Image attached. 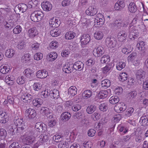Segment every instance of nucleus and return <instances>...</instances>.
I'll return each mask as SVG.
<instances>
[{
	"label": "nucleus",
	"instance_id": "nucleus-44",
	"mask_svg": "<svg viewBox=\"0 0 148 148\" xmlns=\"http://www.w3.org/2000/svg\"><path fill=\"white\" fill-rule=\"evenodd\" d=\"M49 90H45L42 91L40 94V97L42 98H48L50 97Z\"/></svg>",
	"mask_w": 148,
	"mask_h": 148
},
{
	"label": "nucleus",
	"instance_id": "nucleus-62",
	"mask_svg": "<svg viewBox=\"0 0 148 148\" xmlns=\"http://www.w3.org/2000/svg\"><path fill=\"white\" fill-rule=\"evenodd\" d=\"M7 135L6 130L3 129H0V137L2 139H4Z\"/></svg>",
	"mask_w": 148,
	"mask_h": 148
},
{
	"label": "nucleus",
	"instance_id": "nucleus-32",
	"mask_svg": "<svg viewBox=\"0 0 148 148\" xmlns=\"http://www.w3.org/2000/svg\"><path fill=\"white\" fill-rule=\"evenodd\" d=\"M42 100L40 98H36L32 101L33 105L35 107H39L42 104Z\"/></svg>",
	"mask_w": 148,
	"mask_h": 148
},
{
	"label": "nucleus",
	"instance_id": "nucleus-46",
	"mask_svg": "<svg viewBox=\"0 0 148 148\" xmlns=\"http://www.w3.org/2000/svg\"><path fill=\"white\" fill-rule=\"evenodd\" d=\"M119 100V98L117 96H112L109 99V102L112 104H114L118 103Z\"/></svg>",
	"mask_w": 148,
	"mask_h": 148
},
{
	"label": "nucleus",
	"instance_id": "nucleus-34",
	"mask_svg": "<svg viewBox=\"0 0 148 148\" xmlns=\"http://www.w3.org/2000/svg\"><path fill=\"white\" fill-rule=\"evenodd\" d=\"M31 60V55L28 53L25 54L22 57L21 62L24 63H29V61Z\"/></svg>",
	"mask_w": 148,
	"mask_h": 148
},
{
	"label": "nucleus",
	"instance_id": "nucleus-9",
	"mask_svg": "<svg viewBox=\"0 0 148 148\" xmlns=\"http://www.w3.org/2000/svg\"><path fill=\"white\" fill-rule=\"evenodd\" d=\"M145 45L144 42L143 41H139L137 45V48L141 51L140 52L143 56L146 55L147 51V49L145 47Z\"/></svg>",
	"mask_w": 148,
	"mask_h": 148
},
{
	"label": "nucleus",
	"instance_id": "nucleus-57",
	"mask_svg": "<svg viewBox=\"0 0 148 148\" xmlns=\"http://www.w3.org/2000/svg\"><path fill=\"white\" fill-rule=\"evenodd\" d=\"M26 81L25 77L22 76L20 77H18L16 80L17 83L20 84L22 85L24 84Z\"/></svg>",
	"mask_w": 148,
	"mask_h": 148
},
{
	"label": "nucleus",
	"instance_id": "nucleus-36",
	"mask_svg": "<svg viewBox=\"0 0 148 148\" xmlns=\"http://www.w3.org/2000/svg\"><path fill=\"white\" fill-rule=\"evenodd\" d=\"M107 122V120L105 119H102L99 121V123L97 124V126L96 127L97 129L99 130L101 129L103 126L105 125Z\"/></svg>",
	"mask_w": 148,
	"mask_h": 148
},
{
	"label": "nucleus",
	"instance_id": "nucleus-3",
	"mask_svg": "<svg viewBox=\"0 0 148 148\" xmlns=\"http://www.w3.org/2000/svg\"><path fill=\"white\" fill-rule=\"evenodd\" d=\"M40 112L43 115H45L47 118L50 119L52 118L53 117L52 113V110L48 108L42 107L40 111Z\"/></svg>",
	"mask_w": 148,
	"mask_h": 148
},
{
	"label": "nucleus",
	"instance_id": "nucleus-38",
	"mask_svg": "<svg viewBox=\"0 0 148 148\" xmlns=\"http://www.w3.org/2000/svg\"><path fill=\"white\" fill-rule=\"evenodd\" d=\"M15 54V51L12 49H7L5 53V56L8 58L12 57Z\"/></svg>",
	"mask_w": 148,
	"mask_h": 148
},
{
	"label": "nucleus",
	"instance_id": "nucleus-35",
	"mask_svg": "<svg viewBox=\"0 0 148 148\" xmlns=\"http://www.w3.org/2000/svg\"><path fill=\"white\" fill-rule=\"evenodd\" d=\"M92 95V92L88 90L84 91L82 93V97L84 99H87L90 98Z\"/></svg>",
	"mask_w": 148,
	"mask_h": 148
},
{
	"label": "nucleus",
	"instance_id": "nucleus-52",
	"mask_svg": "<svg viewBox=\"0 0 148 148\" xmlns=\"http://www.w3.org/2000/svg\"><path fill=\"white\" fill-rule=\"evenodd\" d=\"M18 8L20 11L23 12L26 11L27 8V6L26 5L22 3L21 4H19Z\"/></svg>",
	"mask_w": 148,
	"mask_h": 148
},
{
	"label": "nucleus",
	"instance_id": "nucleus-33",
	"mask_svg": "<svg viewBox=\"0 0 148 148\" xmlns=\"http://www.w3.org/2000/svg\"><path fill=\"white\" fill-rule=\"evenodd\" d=\"M108 94L106 90H101L97 94V97L99 99H103L107 97Z\"/></svg>",
	"mask_w": 148,
	"mask_h": 148
},
{
	"label": "nucleus",
	"instance_id": "nucleus-54",
	"mask_svg": "<svg viewBox=\"0 0 148 148\" xmlns=\"http://www.w3.org/2000/svg\"><path fill=\"white\" fill-rule=\"evenodd\" d=\"M42 88V84L39 82L35 83L33 85L34 89L36 91H38Z\"/></svg>",
	"mask_w": 148,
	"mask_h": 148
},
{
	"label": "nucleus",
	"instance_id": "nucleus-7",
	"mask_svg": "<svg viewBox=\"0 0 148 148\" xmlns=\"http://www.w3.org/2000/svg\"><path fill=\"white\" fill-rule=\"evenodd\" d=\"M49 139V135L45 134L44 135H41L40 136L39 138L35 145L36 146H38L42 144L47 142Z\"/></svg>",
	"mask_w": 148,
	"mask_h": 148
},
{
	"label": "nucleus",
	"instance_id": "nucleus-23",
	"mask_svg": "<svg viewBox=\"0 0 148 148\" xmlns=\"http://www.w3.org/2000/svg\"><path fill=\"white\" fill-rule=\"evenodd\" d=\"M48 73L46 70H39L36 73L37 77L40 78H44L46 77Z\"/></svg>",
	"mask_w": 148,
	"mask_h": 148
},
{
	"label": "nucleus",
	"instance_id": "nucleus-55",
	"mask_svg": "<svg viewBox=\"0 0 148 148\" xmlns=\"http://www.w3.org/2000/svg\"><path fill=\"white\" fill-rule=\"evenodd\" d=\"M22 27L19 25L16 26L13 30V33L15 34H18L20 33L22 30Z\"/></svg>",
	"mask_w": 148,
	"mask_h": 148
},
{
	"label": "nucleus",
	"instance_id": "nucleus-53",
	"mask_svg": "<svg viewBox=\"0 0 148 148\" xmlns=\"http://www.w3.org/2000/svg\"><path fill=\"white\" fill-rule=\"evenodd\" d=\"M99 107L101 111H106L108 109V104L106 102L102 103L99 106Z\"/></svg>",
	"mask_w": 148,
	"mask_h": 148
},
{
	"label": "nucleus",
	"instance_id": "nucleus-16",
	"mask_svg": "<svg viewBox=\"0 0 148 148\" xmlns=\"http://www.w3.org/2000/svg\"><path fill=\"white\" fill-rule=\"evenodd\" d=\"M84 67V64L82 62L79 61L75 62L73 66V69L78 71L82 70Z\"/></svg>",
	"mask_w": 148,
	"mask_h": 148
},
{
	"label": "nucleus",
	"instance_id": "nucleus-19",
	"mask_svg": "<svg viewBox=\"0 0 148 148\" xmlns=\"http://www.w3.org/2000/svg\"><path fill=\"white\" fill-rule=\"evenodd\" d=\"M41 6L44 10L46 11H50L52 8V5L48 1L42 3Z\"/></svg>",
	"mask_w": 148,
	"mask_h": 148
},
{
	"label": "nucleus",
	"instance_id": "nucleus-37",
	"mask_svg": "<svg viewBox=\"0 0 148 148\" xmlns=\"http://www.w3.org/2000/svg\"><path fill=\"white\" fill-rule=\"evenodd\" d=\"M110 82L108 79H105L101 81V86L105 89H106L110 87Z\"/></svg>",
	"mask_w": 148,
	"mask_h": 148
},
{
	"label": "nucleus",
	"instance_id": "nucleus-40",
	"mask_svg": "<svg viewBox=\"0 0 148 148\" xmlns=\"http://www.w3.org/2000/svg\"><path fill=\"white\" fill-rule=\"evenodd\" d=\"M96 110V106L94 105H91L88 106L86 108V111L88 114H91Z\"/></svg>",
	"mask_w": 148,
	"mask_h": 148
},
{
	"label": "nucleus",
	"instance_id": "nucleus-5",
	"mask_svg": "<svg viewBox=\"0 0 148 148\" xmlns=\"http://www.w3.org/2000/svg\"><path fill=\"white\" fill-rule=\"evenodd\" d=\"M127 106L123 103H119L115 105L114 108V110L118 113L124 111L126 109Z\"/></svg>",
	"mask_w": 148,
	"mask_h": 148
},
{
	"label": "nucleus",
	"instance_id": "nucleus-24",
	"mask_svg": "<svg viewBox=\"0 0 148 148\" xmlns=\"http://www.w3.org/2000/svg\"><path fill=\"white\" fill-rule=\"evenodd\" d=\"M60 22L59 20L56 19L54 18L50 20L49 23L50 26L57 28L60 24Z\"/></svg>",
	"mask_w": 148,
	"mask_h": 148
},
{
	"label": "nucleus",
	"instance_id": "nucleus-11",
	"mask_svg": "<svg viewBox=\"0 0 148 148\" xmlns=\"http://www.w3.org/2000/svg\"><path fill=\"white\" fill-rule=\"evenodd\" d=\"M35 128L40 132H44L47 130L46 125L44 123L38 122L36 123Z\"/></svg>",
	"mask_w": 148,
	"mask_h": 148
},
{
	"label": "nucleus",
	"instance_id": "nucleus-43",
	"mask_svg": "<svg viewBox=\"0 0 148 148\" xmlns=\"http://www.w3.org/2000/svg\"><path fill=\"white\" fill-rule=\"evenodd\" d=\"M128 75L126 72H123L121 73L119 76V78L120 81L124 82L127 79Z\"/></svg>",
	"mask_w": 148,
	"mask_h": 148
},
{
	"label": "nucleus",
	"instance_id": "nucleus-61",
	"mask_svg": "<svg viewBox=\"0 0 148 148\" xmlns=\"http://www.w3.org/2000/svg\"><path fill=\"white\" fill-rule=\"evenodd\" d=\"M9 22H5L4 23L5 26L6 28H12L14 27V24L12 22V20H10Z\"/></svg>",
	"mask_w": 148,
	"mask_h": 148
},
{
	"label": "nucleus",
	"instance_id": "nucleus-50",
	"mask_svg": "<svg viewBox=\"0 0 148 148\" xmlns=\"http://www.w3.org/2000/svg\"><path fill=\"white\" fill-rule=\"evenodd\" d=\"M10 70L9 68L4 65H2L0 67V72L4 75L7 73Z\"/></svg>",
	"mask_w": 148,
	"mask_h": 148
},
{
	"label": "nucleus",
	"instance_id": "nucleus-18",
	"mask_svg": "<svg viewBox=\"0 0 148 148\" xmlns=\"http://www.w3.org/2000/svg\"><path fill=\"white\" fill-rule=\"evenodd\" d=\"M8 115L5 112H3L2 109L0 110V122L2 123H6L8 120Z\"/></svg>",
	"mask_w": 148,
	"mask_h": 148
},
{
	"label": "nucleus",
	"instance_id": "nucleus-51",
	"mask_svg": "<svg viewBox=\"0 0 148 148\" xmlns=\"http://www.w3.org/2000/svg\"><path fill=\"white\" fill-rule=\"evenodd\" d=\"M139 122L142 126H146L148 125V120L144 118L143 117H140Z\"/></svg>",
	"mask_w": 148,
	"mask_h": 148
},
{
	"label": "nucleus",
	"instance_id": "nucleus-10",
	"mask_svg": "<svg viewBox=\"0 0 148 148\" xmlns=\"http://www.w3.org/2000/svg\"><path fill=\"white\" fill-rule=\"evenodd\" d=\"M106 43L108 47L112 48L115 47L116 41L113 38L108 37L106 39Z\"/></svg>",
	"mask_w": 148,
	"mask_h": 148
},
{
	"label": "nucleus",
	"instance_id": "nucleus-2",
	"mask_svg": "<svg viewBox=\"0 0 148 148\" xmlns=\"http://www.w3.org/2000/svg\"><path fill=\"white\" fill-rule=\"evenodd\" d=\"M14 123L16 126L18 127L19 130H23L26 128V126L25 125L22 119L18 117H15L14 119Z\"/></svg>",
	"mask_w": 148,
	"mask_h": 148
},
{
	"label": "nucleus",
	"instance_id": "nucleus-17",
	"mask_svg": "<svg viewBox=\"0 0 148 148\" xmlns=\"http://www.w3.org/2000/svg\"><path fill=\"white\" fill-rule=\"evenodd\" d=\"M80 40L82 45H86L90 41V37L88 34H84L82 36Z\"/></svg>",
	"mask_w": 148,
	"mask_h": 148
},
{
	"label": "nucleus",
	"instance_id": "nucleus-4",
	"mask_svg": "<svg viewBox=\"0 0 148 148\" xmlns=\"http://www.w3.org/2000/svg\"><path fill=\"white\" fill-rule=\"evenodd\" d=\"M129 37L130 39L133 38L135 39L138 36V35L136 30V27L132 25H130L129 27Z\"/></svg>",
	"mask_w": 148,
	"mask_h": 148
},
{
	"label": "nucleus",
	"instance_id": "nucleus-21",
	"mask_svg": "<svg viewBox=\"0 0 148 148\" xmlns=\"http://www.w3.org/2000/svg\"><path fill=\"white\" fill-rule=\"evenodd\" d=\"M50 97L53 99H57L60 97L59 92L56 89H54L53 90H50Z\"/></svg>",
	"mask_w": 148,
	"mask_h": 148
},
{
	"label": "nucleus",
	"instance_id": "nucleus-59",
	"mask_svg": "<svg viewBox=\"0 0 148 148\" xmlns=\"http://www.w3.org/2000/svg\"><path fill=\"white\" fill-rule=\"evenodd\" d=\"M110 60L109 57L108 55L103 56L101 59V61L103 63H108Z\"/></svg>",
	"mask_w": 148,
	"mask_h": 148
},
{
	"label": "nucleus",
	"instance_id": "nucleus-31",
	"mask_svg": "<svg viewBox=\"0 0 148 148\" xmlns=\"http://www.w3.org/2000/svg\"><path fill=\"white\" fill-rule=\"evenodd\" d=\"M145 72L142 69H140L137 71L136 73V78L138 79H143L145 77Z\"/></svg>",
	"mask_w": 148,
	"mask_h": 148
},
{
	"label": "nucleus",
	"instance_id": "nucleus-60",
	"mask_svg": "<svg viewBox=\"0 0 148 148\" xmlns=\"http://www.w3.org/2000/svg\"><path fill=\"white\" fill-rule=\"evenodd\" d=\"M53 139L56 142H59L62 140V136H61L59 135L56 134L53 137Z\"/></svg>",
	"mask_w": 148,
	"mask_h": 148
},
{
	"label": "nucleus",
	"instance_id": "nucleus-26",
	"mask_svg": "<svg viewBox=\"0 0 148 148\" xmlns=\"http://www.w3.org/2000/svg\"><path fill=\"white\" fill-rule=\"evenodd\" d=\"M103 32L100 30L96 31L94 34V37L97 40H101L103 38Z\"/></svg>",
	"mask_w": 148,
	"mask_h": 148
},
{
	"label": "nucleus",
	"instance_id": "nucleus-39",
	"mask_svg": "<svg viewBox=\"0 0 148 148\" xmlns=\"http://www.w3.org/2000/svg\"><path fill=\"white\" fill-rule=\"evenodd\" d=\"M48 56L49 58V61L52 62L56 60L57 57L58 55L56 52L53 51L49 53L47 56V57Z\"/></svg>",
	"mask_w": 148,
	"mask_h": 148
},
{
	"label": "nucleus",
	"instance_id": "nucleus-58",
	"mask_svg": "<svg viewBox=\"0 0 148 148\" xmlns=\"http://www.w3.org/2000/svg\"><path fill=\"white\" fill-rule=\"evenodd\" d=\"M26 45L25 42L23 41H21L18 43L17 47L19 49H22L25 47Z\"/></svg>",
	"mask_w": 148,
	"mask_h": 148
},
{
	"label": "nucleus",
	"instance_id": "nucleus-56",
	"mask_svg": "<svg viewBox=\"0 0 148 148\" xmlns=\"http://www.w3.org/2000/svg\"><path fill=\"white\" fill-rule=\"evenodd\" d=\"M27 78H30L32 74V71L29 69H25L23 72Z\"/></svg>",
	"mask_w": 148,
	"mask_h": 148
},
{
	"label": "nucleus",
	"instance_id": "nucleus-22",
	"mask_svg": "<svg viewBox=\"0 0 148 148\" xmlns=\"http://www.w3.org/2000/svg\"><path fill=\"white\" fill-rule=\"evenodd\" d=\"M38 33L36 29L33 28L29 29L27 32L28 36L30 38H33L37 35Z\"/></svg>",
	"mask_w": 148,
	"mask_h": 148
},
{
	"label": "nucleus",
	"instance_id": "nucleus-20",
	"mask_svg": "<svg viewBox=\"0 0 148 148\" xmlns=\"http://www.w3.org/2000/svg\"><path fill=\"white\" fill-rule=\"evenodd\" d=\"M35 140L34 137L28 136L23 139V142L27 145H30L33 143Z\"/></svg>",
	"mask_w": 148,
	"mask_h": 148
},
{
	"label": "nucleus",
	"instance_id": "nucleus-49",
	"mask_svg": "<svg viewBox=\"0 0 148 148\" xmlns=\"http://www.w3.org/2000/svg\"><path fill=\"white\" fill-rule=\"evenodd\" d=\"M125 63L124 62L121 61L118 63L116 64V67L118 70L121 71L125 68Z\"/></svg>",
	"mask_w": 148,
	"mask_h": 148
},
{
	"label": "nucleus",
	"instance_id": "nucleus-30",
	"mask_svg": "<svg viewBox=\"0 0 148 148\" xmlns=\"http://www.w3.org/2000/svg\"><path fill=\"white\" fill-rule=\"evenodd\" d=\"M77 89L74 86L70 87L68 90V94L72 96H73L77 93Z\"/></svg>",
	"mask_w": 148,
	"mask_h": 148
},
{
	"label": "nucleus",
	"instance_id": "nucleus-29",
	"mask_svg": "<svg viewBox=\"0 0 148 148\" xmlns=\"http://www.w3.org/2000/svg\"><path fill=\"white\" fill-rule=\"evenodd\" d=\"M73 69V65L70 64H67L64 66L63 67V70L66 73H69L72 72Z\"/></svg>",
	"mask_w": 148,
	"mask_h": 148
},
{
	"label": "nucleus",
	"instance_id": "nucleus-12",
	"mask_svg": "<svg viewBox=\"0 0 148 148\" xmlns=\"http://www.w3.org/2000/svg\"><path fill=\"white\" fill-rule=\"evenodd\" d=\"M25 115L28 117L29 119H33L36 115L35 110L29 108L25 111Z\"/></svg>",
	"mask_w": 148,
	"mask_h": 148
},
{
	"label": "nucleus",
	"instance_id": "nucleus-47",
	"mask_svg": "<svg viewBox=\"0 0 148 148\" xmlns=\"http://www.w3.org/2000/svg\"><path fill=\"white\" fill-rule=\"evenodd\" d=\"M58 29L55 27L53 29H51L50 32L51 36L53 37H57L59 35L60 32H58Z\"/></svg>",
	"mask_w": 148,
	"mask_h": 148
},
{
	"label": "nucleus",
	"instance_id": "nucleus-48",
	"mask_svg": "<svg viewBox=\"0 0 148 148\" xmlns=\"http://www.w3.org/2000/svg\"><path fill=\"white\" fill-rule=\"evenodd\" d=\"M112 68V64L109 63L107 64L106 66L102 68L103 72L104 73H106L111 69Z\"/></svg>",
	"mask_w": 148,
	"mask_h": 148
},
{
	"label": "nucleus",
	"instance_id": "nucleus-6",
	"mask_svg": "<svg viewBox=\"0 0 148 148\" xmlns=\"http://www.w3.org/2000/svg\"><path fill=\"white\" fill-rule=\"evenodd\" d=\"M105 18L101 14L98 13L96 16L95 23L97 25L101 26L105 22Z\"/></svg>",
	"mask_w": 148,
	"mask_h": 148
},
{
	"label": "nucleus",
	"instance_id": "nucleus-41",
	"mask_svg": "<svg viewBox=\"0 0 148 148\" xmlns=\"http://www.w3.org/2000/svg\"><path fill=\"white\" fill-rule=\"evenodd\" d=\"M137 94V92L136 91H131L128 94L127 98L129 99L134 100L135 99Z\"/></svg>",
	"mask_w": 148,
	"mask_h": 148
},
{
	"label": "nucleus",
	"instance_id": "nucleus-25",
	"mask_svg": "<svg viewBox=\"0 0 148 148\" xmlns=\"http://www.w3.org/2000/svg\"><path fill=\"white\" fill-rule=\"evenodd\" d=\"M86 14L90 16H94L97 13V10L96 9H95L93 7H90L86 11Z\"/></svg>",
	"mask_w": 148,
	"mask_h": 148
},
{
	"label": "nucleus",
	"instance_id": "nucleus-63",
	"mask_svg": "<svg viewBox=\"0 0 148 148\" xmlns=\"http://www.w3.org/2000/svg\"><path fill=\"white\" fill-rule=\"evenodd\" d=\"M137 56L136 53L135 52H132L129 56L127 59L129 61H132L134 60Z\"/></svg>",
	"mask_w": 148,
	"mask_h": 148
},
{
	"label": "nucleus",
	"instance_id": "nucleus-15",
	"mask_svg": "<svg viewBox=\"0 0 148 148\" xmlns=\"http://www.w3.org/2000/svg\"><path fill=\"white\" fill-rule=\"evenodd\" d=\"M103 48L101 47H99L95 49L93 51V54L96 57H99L103 53Z\"/></svg>",
	"mask_w": 148,
	"mask_h": 148
},
{
	"label": "nucleus",
	"instance_id": "nucleus-42",
	"mask_svg": "<svg viewBox=\"0 0 148 148\" xmlns=\"http://www.w3.org/2000/svg\"><path fill=\"white\" fill-rule=\"evenodd\" d=\"M75 33L74 32L70 31L67 32L65 35V37L66 39L71 40L73 39L75 36Z\"/></svg>",
	"mask_w": 148,
	"mask_h": 148
},
{
	"label": "nucleus",
	"instance_id": "nucleus-64",
	"mask_svg": "<svg viewBox=\"0 0 148 148\" xmlns=\"http://www.w3.org/2000/svg\"><path fill=\"white\" fill-rule=\"evenodd\" d=\"M43 54L41 53L38 52L36 53L34 55V58L37 60H39L42 58Z\"/></svg>",
	"mask_w": 148,
	"mask_h": 148
},
{
	"label": "nucleus",
	"instance_id": "nucleus-8",
	"mask_svg": "<svg viewBox=\"0 0 148 148\" xmlns=\"http://www.w3.org/2000/svg\"><path fill=\"white\" fill-rule=\"evenodd\" d=\"M34 95H32L28 93H25L21 95V99L23 102H29L34 98Z\"/></svg>",
	"mask_w": 148,
	"mask_h": 148
},
{
	"label": "nucleus",
	"instance_id": "nucleus-28",
	"mask_svg": "<svg viewBox=\"0 0 148 148\" xmlns=\"http://www.w3.org/2000/svg\"><path fill=\"white\" fill-rule=\"evenodd\" d=\"M71 116V114L67 112H63L61 115V119L64 121H68L70 118Z\"/></svg>",
	"mask_w": 148,
	"mask_h": 148
},
{
	"label": "nucleus",
	"instance_id": "nucleus-14",
	"mask_svg": "<svg viewBox=\"0 0 148 148\" xmlns=\"http://www.w3.org/2000/svg\"><path fill=\"white\" fill-rule=\"evenodd\" d=\"M128 35L127 32L124 30H122L119 32L117 36V38L120 41H123L125 40Z\"/></svg>",
	"mask_w": 148,
	"mask_h": 148
},
{
	"label": "nucleus",
	"instance_id": "nucleus-27",
	"mask_svg": "<svg viewBox=\"0 0 148 148\" xmlns=\"http://www.w3.org/2000/svg\"><path fill=\"white\" fill-rule=\"evenodd\" d=\"M137 8L135 3L134 2H131L128 7L129 11L132 13H134L137 10Z\"/></svg>",
	"mask_w": 148,
	"mask_h": 148
},
{
	"label": "nucleus",
	"instance_id": "nucleus-45",
	"mask_svg": "<svg viewBox=\"0 0 148 148\" xmlns=\"http://www.w3.org/2000/svg\"><path fill=\"white\" fill-rule=\"evenodd\" d=\"M136 133L135 132L133 133L131 135H127L123 137L121 139V141L122 142L124 143L127 142L129 140L130 138L134 136H135Z\"/></svg>",
	"mask_w": 148,
	"mask_h": 148
},
{
	"label": "nucleus",
	"instance_id": "nucleus-1",
	"mask_svg": "<svg viewBox=\"0 0 148 148\" xmlns=\"http://www.w3.org/2000/svg\"><path fill=\"white\" fill-rule=\"evenodd\" d=\"M44 16L43 13L40 11H36L31 14L30 18L31 20L34 22L41 21Z\"/></svg>",
	"mask_w": 148,
	"mask_h": 148
},
{
	"label": "nucleus",
	"instance_id": "nucleus-13",
	"mask_svg": "<svg viewBox=\"0 0 148 148\" xmlns=\"http://www.w3.org/2000/svg\"><path fill=\"white\" fill-rule=\"evenodd\" d=\"M125 3L123 0H119L115 4L114 8L116 10L121 11L125 6Z\"/></svg>",
	"mask_w": 148,
	"mask_h": 148
}]
</instances>
